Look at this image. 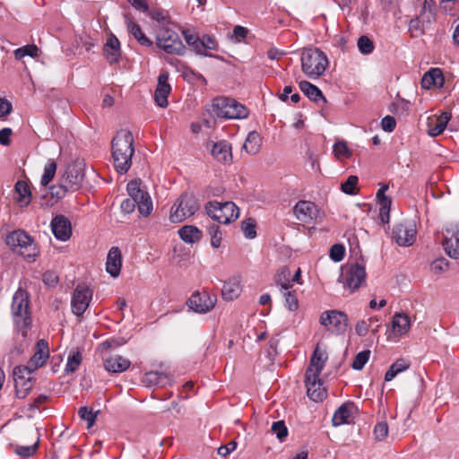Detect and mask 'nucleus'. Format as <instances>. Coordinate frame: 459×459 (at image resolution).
I'll list each match as a JSON object with an SVG mask.
<instances>
[{
    "label": "nucleus",
    "instance_id": "nucleus-46",
    "mask_svg": "<svg viewBox=\"0 0 459 459\" xmlns=\"http://www.w3.org/2000/svg\"><path fill=\"white\" fill-rule=\"evenodd\" d=\"M369 357H370L369 350H365V351L359 352L355 356L353 362L351 364L352 368L355 370H361L364 368L365 364L368 361Z\"/></svg>",
    "mask_w": 459,
    "mask_h": 459
},
{
    "label": "nucleus",
    "instance_id": "nucleus-62",
    "mask_svg": "<svg viewBox=\"0 0 459 459\" xmlns=\"http://www.w3.org/2000/svg\"><path fill=\"white\" fill-rule=\"evenodd\" d=\"M120 207L124 213L129 214L134 211L136 207V202L130 198H126L121 203Z\"/></svg>",
    "mask_w": 459,
    "mask_h": 459
},
{
    "label": "nucleus",
    "instance_id": "nucleus-47",
    "mask_svg": "<svg viewBox=\"0 0 459 459\" xmlns=\"http://www.w3.org/2000/svg\"><path fill=\"white\" fill-rule=\"evenodd\" d=\"M358 48L363 55L371 54L375 48L373 41L368 36H360L358 39Z\"/></svg>",
    "mask_w": 459,
    "mask_h": 459
},
{
    "label": "nucleus",
    "instance_id": "nucleus-8",
    "mask_svg": "<svg viewBox=\"0 0 459 459\" xmlns=\"http://www.w3.org/2000/svg\"><path fill=\"white\" fill-rule=\"evenodd\" d=\"M365 266L358 263L347 265L342 270L339 281L342 283L344 289L351 293L358 290L366 281Z\"/></svg>",
    "mask_w": 459,
    "mask_h": 459
},
{
    "label": "nucleus",
    "instance_id": "nucleus-36",
    "mask_svg": "<svg viewBox=\"0 0 459 459\" xmlns=\"http://www.w3.org/2000/svg\"><path fill=\"white\" fill-rule=\"evenodd\" d=\"M262 138L256 131L250 132L243 144V149L249 154H256L261 147Z\"/></svg>",
    "mask_w": 459,
    "mask_h": 459
},
{
    "label": "nucleus",
    "instance_id": "nucleus-27",
    "mask_svg": "<svg viewBox=\"0 0 459 459\" xmlns=\"http://www.w3.org/2000/svg\"><path fill=\"white\" fill-rule=\"evenodd\" d=\"M388 185H382L377 190L376 197L379 204V216L383 223H388L390 219V209L392 200L385 195L388 190Z\"/></svg>",
    "mask_w": 459,
    "mask_h": 459
},
{
    "label": "nucleus",
    "instance_id": "nucleus-52",
    "mask_svg": "<svg viewBox=\"0 0 459 459\" xmlns=\"http://www.w3.org/2000/svg\"><path fill=\"white\" fill-rule=\"evenodd\" d=\"M359 178L357 176H350L347 180L341 185V189L343 193L347 195H355L356 194V186L358 184Z\"/></svg>",
    "mask_w": 459,
    "mask_h": 459
},
{
    "label": "nucleus",
    "instance_id": "nucleus-53",
    "mask_svg": "<svg viewBox=\"0 0 459 459\" xmlns=\"http://www.w3.org/2000/svg\"><path fill=\"white\" fill-rule=\"evenodd\" d=\"M78 415L80 416L81 419L87 421L88 429L91 428L94 425L97 418L96 413L93 412L91 410H88L87 407H81L78 411Z\"/></svg>",
    "mask_w": 459,
    "mask_h": 459
},
{
    "label": "nucleus",
    "instance_id": "nucleus-61",
    "mask_svg": "<svg viewBox=\"0 0 459 459\" xmlns=\"http://www.w3.org/2000/svg\"><path fill=\"white\" fill-rule=\"evenodd\" d=\"M333 152L338 158L349 155V149L343 142H339L333 145Z\"/></svg>",
    "mask_w": 459,
    "mask_h": 459
},
{
    "label": "nucleus",
    "instance_id": "nucleus-41",
    "mask_svg": "<svg viewBox=\"0 0 459 459\" xmlns=\"http://www.w3.org/2000/svg\"><path fill=\"white\" fill-rule=\"evenodd\" d=\"M56 171V163L54 160H49L45 165L44 173L41 177L40 183L42 186H47L54 178Z\"/></svg>",
    "mask_w": 459,
    "mask_h": 459
},
{
    "label": "nucleus",
    "instance_id": "nucleus-5",
    "mask_svg": "<svg viewBox=\"0 0 459 459\" xmlns=\"http://www.w3.org/2000/svg\"><path fill=\"white\" fill-rule=\"evenodd\" d=\"M212 112L218 117L227 119H241L248 116V111L245 106L233 99L226 97L213 100Z\"/></svg>",
    "mask_w": 459,
    "mask_h": 459
},
{
    "label": "nucleus",
    "instance_id": "nucleus-9",
    "mask_svg": "<svg viewBox=\"0 0 459 459\" xmlns=\"http://www.w3.org/2000/svg\"><path fill=\"white\" fill-rule=\"evenodd\" d=\"M157 45L165 52L182 56L185 54V45L175 30H158Z\"/></svg>",
    "mask_w": 459,
    "mask_h": 459
},
{
    "label": "nucleus",
    "instance_id": "nucleus-55",
    "mask_svg": "<svg viewBox=\"0 0 459 459\" xmlns=\"http://www.w3.org/2000/svg\"><path fill=\"white\" fill-rule=\"evenodd\" d=\"M68 191H71L70 188H68L62 180H60L58 185L50 187L51 196L56 199L64 198Z\"/></svg>",
    "mask_w": 459,
    "mask_h": 459
},
{
    "label": "nucleus",
    "instance_id": "nucleus-37",
    "mask_svg": "<svg viewBox=\"0 0 459 459\" xmlns=\"http://www.w3.org/2000/svg\"><path fill=\"white\" fill-rule=\"evenodd\" d=\"M410 362L403 359L400 358L395 362H394L386 371L385 375V380L389 382L393 380L398 374L405 371L410 368Z\"/></svg>",
    "mask_w": 459,
    "mask_h": 459
},
{
    "label": "nucleus",
    "instance_id": "nucleus-38",
    "mask_svg": "<svg viewBox=\"0 0 459 459\" xmlns=\"http://www.w3.org/2000/svg\"><path fill=\"white\" fill-rule=\"evenodd\" d=\"M351 415V404L344 403L341 405L334 412L332 422L335 427L341 426L342 424L348 423L349 419Z\"/></svg>",
    "mask_w": 459,
    "mask_h": 459
},
{
    "label": "nucleus",
    "instance_id": "nucleus-15",
    "mask_svg": "<svg viewBox=\"0 0 459 459\" xmlns=\"http://www.w3.org/2000/svg\"><path fill=\"white\" fill-rule=\"evenodd\" d=\"M274 281L285 299V307L290 311H295L299 307V301L295 291L290 290L292 284H290L289 275H286L285 272L281 271L275 276Z\"/></svg>",
    "mask_w": 459,
    "mask_h": 459
},
{
    "label": "nucleus",
    "instance_id": "nucleus-56",
    "mask_svg": "<svg viewBox=\"0 0 459 459\" xmlns=\"http://www.w3.org/2000/svg\"><path fill=\"white\" fill-rule=\"evenodd\" d=\"M345 248L342 244H334L330 249V258L334 262H340L343 259Z\"/></svg>",
    "mask_w": 459,
    "mask_h": 459
},
{
    "label": "nucleus",
    "instance_id": "nucleus-50",
    "mask_svg": "<svg viewBox=\"0 0 459 459\" xmlns=\"http://www.w3.org/2000/svg\"><path fill=\"white\" fill-rule=\"evenodd\" d=\"M241 229L247 238H254L256 237L255 221L249 218L241 222Z\"/></svg>",
    "mask_w": 459,
    "mask_h": 459
},
{
    "label": "nucleus",
    "instance_id": "nucleus-48",
    "mask_svg": "<svg viewBox=\"0 0 459 459\" xmlns=\"http://www.w3.org/2000/svg\"><path fill=\"white\" fill-rule=\"evenodd\" d=\"M39 48L35 45H27L22 48H17L14 51V56L20 60L26 56L34 57L38 56Z\"/></svg>",
    "mask_w": 459,
    "mask_h": 459
},
{
    "label": "nucleus",
    "instance_id": "nucleus-3",
    "mask_svg": "<svg viewBox=\"0 0 459 459\" xmlns=\"http://www.w3.org/2000/svg\"><path fill=\"white\" fill-rule=\"evenodd\" d=\"M329 65L326 55L316 48H305L301 54L302 72L310 79L323 75Z\"/></svg>",
    "mask_w": 459,
    "mask_h": 459
},
{
    "label": "nucleus",
    "instance_id": "nucleus-2",
    "mask_svg": "<svg viewBox=\"0 0 459 459\" xmlns=\"http://www.w3.org/2000/svg\"><path fill=\"white\" fill-rule=\"evenodd\" d=\"M12 316L15 327L22 337L27 336V331L31 325V316L30 312V295L22 288H18L13 296Z\"/></svg>",
    "mask_w": 459,
    "mask_h": 459
},
{
    "label": "nucleus",
    "instance_id": "nucleus-58",
    "mask_svg": "<svg viewBox=\"0 0 459 459\" xmlns=\"http://www.w3.org/2000/svg\"><path fill=\"white\" fill-rule=\"evenodd\" d=\"M374 434L377 440L385 439L388 435V425L386 422H378L374 429Z\"/></svg>",
    "mask_w": 459,
    "mask_h": 459
},
{
    "label": "nucleus",
    "instance_id": "nucleus-31",
    "mask_svg": "<svg viewBox=\"0 0 459 459\" xmlns=\"http://www.w3.org/2000/svg\"><path fill=\"white\" fill-rule=\"evenodd\" d=\"M445 78L443 72L440 68H431L424 74L421 79V86L424 89H430L435 86L437 88L443 87Z\"/></svg>",
    "mask_w": 459,
    "mask_h": 459
},
{
    "label": "nucleus",
    "instance_id": "nucleus-28",
    "mask_svg": "<svg viewBox=\"0 0 459 459\" xmlns=\"http://www.w3.org/2000/svg\"><path fill=\"white\" fill-rule=\"evenodd\" d=\"M451 117V113L443 112L438 117H429L427 123L428 134L432 137L441 134L446 129Z\"/></svg>",
    "mask_w": 459,
    "mask_h": 459
},
{
    "label": "nucleus",
    "instance_id": "nucleus-64",
    "mask_svg": "<svg viewBox=\"0 0 459 459\" xmlns=\"http://www.w3.org/2000/svg\"><path fill=\"white\" fill-rule=\"evenodd\" d=\"M128 3L137 11L146 13L149 6L146 0H127Z\"/></svg>",
    "mask_w": 459,
    "mask_h": 459
},
{
    "label": "nucleus",
    "instance_id": "nucleus-34",
    "mask_svg": "<svg viewBox=\"0 0 459 459\" xmlns=\"http://www.w3.org/2000/svg\"><path fill=\"white\" fill-rule=\"evenodd\" d=\"M180 238L187 244H194L202 238V231L195 226L186 225L178 230Z\"/></svg>",
    "mask_w": 459,
    "mask_h": 459
},
{
    "label": "nucleus",
    "instance_id": "nucleus-19",
    "mask_svg": "<svg viewBox=\"0 0 459 459\" xmlns=\"http://www.w3.org/2000/svg\"><path fill=\"white\" fill-rule=\"evenodd\" d=\"M306 387L307 396L314 402H322L327 396V391L319 377L306 374Z\"/></svg>",
    "mask_w": 459,
    "mask_h": 459
},
{
    "label": "nucleus",
    "instance_id": "nucleus-51",
    "mask_svg": "<svg viewBox=\"0 0 459 459\" xmlns=\"http://www.w3.org/2000/svg\"><path fill=\"white\" fill-rule=\"evenodd\" d=\"M151 17L157 21L160 25L165 26L170 23L169 12L162 9H155L152 11Z\"/></svg>",
    "mask_w": 459,
    "mask_h": 459
},
{
    "label": "nucleus",
    "instance_id": "nucleus-26",
    "mask_svg": "<svg viewBox=\"0 0 459 459\" xmlns=\"http://www.w3.org/2000/svg\"><path fill=\"white\" fill-rule=\"evenodd\" d=\"M103 52L108 63H117L121 56L120 42L118 39L109 33L103 46Z\"/></svg>",
    "mask_w": 459,
    "mask_h": 459
},
{
    "label": "nucleus",
    "instance_id": "nucleus-49",
    "mask_svg": "<svg viewBox=\"0 0 459 459\" xmlns=\"http://www.w3.org/2000/svg\"><path fill=\"white\" fill-rule=\"evenodd\" d=\"M39 443V437H37V440L33 445L30 446H18L16 447V453L22 457H30L33 455L38 450Z\"/></svg>",
    "mask_w": 459,
    "mask_h": 459
},
{
    "label": "nucleus",
    "instance_id": "nucleus-63",
    "mask_svg": "<svg viewBox=\"0 0 459 459\" xmlns=\"http://www.w3.org/2000/svg\"><path fill=\"white\" fill-rule=\"evenodd\" d=\"M237 448V443L235 441H230L225 446H221L218 448V454L225 457L230 453H232Z\"/></svg>",
    "mask_w": 459,
    "mask_h": 459
},
{
    "label": "nucleus",
    "instance_id": "nucleus-35",
    "mask_svg": "<svg viewBox=\"0 0 459 459\" xmlns=\"http://www.w3.org/2000/svg\"><path fill=\"white\" fill-rule=\"evenodd\" d=\"M299 89L312 101L316 102L318 100H323L324 102L326 101L320 89L307 81H301Z\"/></svg>",
    "mask_w": 459,
    "mask_h": 459
},
{
    "label": "nucleus",
    "instance_id": "nucleus-44",
    "mask_svg": "<svg viewBox=\"0 0 459 459\" xmlns=\"http://www.w3.org/2000/svg\"><path fill=\"white\" fill-rule=\"evenodd\" d=\"M208 233L211 237V245L214 248L220 247L222 240V233L217 224H212L208 227Z\"/></svg>",
    "mask_w": 459,
    "mask_h": 459
},
{
    "label": "nucleus",
    "instance_id": "nucleus-22",
    "mask_svg": "<svg viewBox=\"0 0 459 459\" xmlns=\"http://www.w3.org/2000/svg\"><path fill=\"white\" fill-rule=\"evenodd\" d=\"M294 214L299 221L310 223L316 218L318 208L312 202L299 201L294 206Z\"/></svg>",
    "mask_w": 459,
    "mask_h": 459
},
{
    "label": "nucleus",
    "instance_id": "nucleus-4",
    "mask_svg": "<svg viewBox=\"0 0 459 459\" xmlns=\"http://www.w3.org/2000/svg\"><path fill=\"white\" fill-rule=\"evenodd\" d=\"M5 243L13 252L23 256L30 262L34 261L38 255L36 244L23 230H14L11 232L7 235Z\"/></svg>",
    "mask_w": 459,
    "mask_h": 459
},
{
    "label": "nucleus",
    "instance_id": "nucleus-40",
    "mask_svg": "<svg viewBox=\"0 0 459 459\" xmlns=\"http://www.w3.org/2000/svg\"><path fill=\"white\" fill-rule=\"evenodd\" d=\"M140 181L138 180H132L127 184L126 190L129 195V198L135 201L136 203L138 200L142 199L143 196H146L148 194L146 191L143 190L140 187Z\"/></svg>",
    "mask_w": 459,
    "mask_h": 459
},
{
    "label": "nucleus",
    "instance_id": "nucleus-39",
    "mask_svg": "<svg viewBox=\"0 0 459 459\" xmlns=\"http://www.w3.org/2000/svg\"><path fill=\"white\" fill-rule=\"evenodd\" d=\"M15 192L18 195L17 202L21 206H27L31 201L30 186L24 181H18L15 184Z\"/></svg>",
    "mask_w": 459,
    "mask_h": 459
},
{
    "label": "nucleus",
    "instance_id": "nucleus-54",
    "mask_svg": "<svg viewBox=\"0 0 459 459\" xmlns=\"http://www.w3.org/2000/svg\"><path fill=\"white\" fill-rule=\"evenodd\" d=\"M449 262L445 257H440L434 260L430 264V270L435 274H439L448 269Z\"/></svg>",
    "mask_w": 459,
    "mask_h": 459
},
{
    "label": "nucleus",
    "instance_id": "nucleus-17",
    "mask_svg": "<svg viewBox=\"0 0 459 459\" xmlns=\"http://www.w3.org/2000/svg\"><path fill=\"white\" fill-rule=\"evenodd\" d=\"M91 298L92 291L89 287L82 284L77 285L71 301L73 313L78 316H82L89 307Z\"/></svg>",
    "mask_w": 459,
    "mask_h": 459
},
{
    "label": "nucleus",
    "instance_id": "nucleus-59",
    "mask_svg": "<svg viewBox=\"0 0 459 459\" xmlns=\"http://www.w3.org/2000/svg\"><path fill=\"white\" fill-rule=\"evenodd\" d=\"M43 282L48 287H55L58 282V276L55 272L48 271L42 276Z\"/></svg>",
    "mask_w": 459,
    "mask_h": 459
},
{
    "label": "nucleus",
    "instance_id": "nucleus-11",
    "mask_svg": "<svg viewBox=\"0 0 459 459\" xmlns=\"http://www.w3.org/2000/svg\"><path fill=\"white\" fill-rule=\"evenodd\" d=\"M320 324L333 334L343 333L348 326L347 315L339 310H328L320 316Z\"/></svg>",
    "mask_w": 459,
    "mask_h": 459
},
{
    "label": "nucleus",
    "instance_id": "nucleus-25",
    "mask_svg": "<svg viewBox=\"0 0 459 459\" xmlns=\"http://www.w3.org/2000/svg\"><path fill=\"white\" fill-rule=\"evenodd\" d=\"M327 353L325 350H322L318 345L314 350V352L310 359V365L307 369V375H313L314 377H319L325 364L327 360Z\"/></svg>",
    "mask_w": 459,
    "mask_h": 459
},
{
    "label": "nucleus",
    "instance_id": "nucleus-24",
    "mask_svg": "<svg viewBox=\"0 0 459 459\" xmlns=\"http://www.w3.org/2000/svg\"><path fill=\"white\" fill-rule=\"evenodd\" d=\"M168 80L169 74L167 73H162L159 75L158 85L154 92V100L156 104L160 108H166L168 106V96L171 91Z\"/></svg>",
    "mask_w": 459,
    "mask_h": 459
},
{
    "label": "nucleus",
    "instance_id": "nucleus-16",
    "mask_svg": "<svg viewBox=\"0 0 459 459\" xmlns=\"http://www.w3.org/2000/svg\"><path fill=\"white\" fill-rule=\"evenodd\" d=\"M216 301V297L210 295L208 292L195 291L186 304L195 313L205 314L214 307Z\"/></svg>",
    "mask_w": 459,
    "mask_h": 459
},
{
    "label": "nucleus",
    "instance_id": "nucleus-30",
    "mask_svg": "<svg viewBox=\"0 0 459 459\" xmlns=\"http://www.w3.org/2000/svg\"><path fill=\"white\" fill-rule=\"evenodd\" d=\"M103 365L105 369L110 373H122L130 367L131 362L125 357L116 354L107 358Z\"/></svg>",
    "mask_w": 459,
    "mask_h": 459
},
{
    "label": "nucleus",
    "instance_id": "nucleus-57",
    "mask_svg": "<svg viewBox=\"0 0 459 459\" xmlns=\"http://www.w3.org/2000/svg\"><path fill=\"white\" fill-rule=\"evenodd\" d=\"M160 377H164L162 372L150 371L144 375L143 383L147 385H158Z\"/></svg>",
    "mask_w": 459,
    "mask_h": 459
},
{
    "label": "nucleus",
    "instance_id": "nucleus-6",
    "mask_svg": "<svg viewBox=\"0 0 459 459\" xmlns=\"http://www.w3.org/2000/svg\"><path fill=\"white\" fill-rule=\"evenodd\" d=\"M198 200L190 194H182L170 208L169 221L179 223L193 216L199 210Z\"/></svg>",
    "mask_w": 459,
    "mask_h": 459
},
{
    "label": "nucleus",
    "instance_id": "nucleus-12",
    "mask_svg": "<svg viewBox=\"0 0 459 459\" xmlns=\"http://www.w3.org/2000/svg\"><path fill=\"white\" fill-rule=\"evenodd\" d=\"M84 170V162L82 160H75L66 166L61 180L72 192H74L82 186Z\"/></svg>",
    "mask_w": 459,
    "mask_h": 459
},
{
    "label": "nucleus",
    "instance_id": "nucleus-23",
    "mask_svg": "<svg viewBox=\"0 0 459 459\" xmlns=\"http://www.w3.org/2000/svg\"><path fill=\"white\" fill-rule=\"evenodd\" d=\"M51 230L54 236L61 241H65L72 235V226L70 221L62 214L55 216L51 221Z\"/></svg>",
    "mask_w": 459,
    "mask_h": 459
},
{
    "label": "nucleus",
    "instance_id": "nucleus-33",
    "mask_svg": "<svg viewBox=\"0 0 459 459\" xmlns=\"http://www.w3.org/2000/svg\"><path fill=\"white\" fill-rule=\"evenodd\" d=\"M393 332L400 336L408 333L411 327L409 316L403 313H396L392 320Z\"/></svg>",
    "mask_w": 459,
    "mask_h": 459
},
{
    "label": "nucleus",
    "instance_id": "nucleus-20",
    "mask_svg": "<svg viewBox=\"0 0 459 459\" xmlns=\"http://www.w3.org/2000/svg\"><path fill=\"white\" fill-rule=\"evenodd\" d=\"M49 358V347L46 340L40 339L37 342L33 356L27 363V367L36 371L41 368Z\"/></svg>",
    "mask_w": 459,
    "mask_h": 459
},
{
    "label": "nucleus",
    "instance_id": "nucleus-1",
    "mask_svg": "<svg viewBox=\"0 0 459 459\" xmlns=\"http://www.w3.org/2000/svg\"><path fill=\"white\" fill-rule=\"evenodd\" d=\"M112 159L116 170L119 174L126 173L132 166L134 153V137L126 129L119 130L111 142Z\"/></svg>",
    "mask_w": 459,
    "mask_h": 459
},
{
    "label": "nucleus",
    "instance_id": "nucleus-42",
    "mask_svg": "<svg viewBox=\"0 0 459 459\" xmlns=\"http://www.w3.org/2000/svg\"><path fill=\"white\" fill-rule=\"evenodd\" d=\"M82 362V354L79 351H73L70 352L67 358L65 365V371L67 373H74L77 370Z\"/></svg>",
    "mask_w": 459,
    "mask_h": 459
},
{
    "label": "nucleus",
    "instance_id": "nucleus-14",
    "mask_svg": "<svg viewBox=\"0 0 459 459\" xmlns=\"http://www.w3.org/2000/svg\"><path fill=\"white\" fill-rule=\"evenodd\" d=\"M181 32L187 45L192 48L195 53L212 56L206 51L216 48L217 44L214 39L210 36H204L203 39H200L194 33L195 30H181Z\"/></svg>",
    "mask_w": 459,
    "mask_h": 459
},
{
    "label": "nucleus",
    "instance_id": "nucleus-29",
    "mask_svg": "<svg viewBox=\"0 0 459 459\" xmlns=\"http://www.w3.org/2000/svg\"><path fill=\"white\" fill-rule=\"evenodd\" d=\"M122 266V255L117 247H112L107 255L106 271L114 278L120 273Z\"/></svg>",
    "mask_w": 459,
    "mask_h": 459
},
{
    "label": "nucleus",
    "instance_id": "nucleus-45",
    "mask_svg": "<svg viewBox=\"0 0 459 459\" xmlns=\"http://www.w3.org/2000/svg\"><path fill=\"white\" fill-rule=\"evenodd\" d=\"M271 431L276 437L282 442L288 436V429L283 420H278L273 423Z\"/></svg>",
    "mask_w": 459,
    "mask_h": 459
},
{
    "label": "nucleus",
    "instance_id": "nucleus-32",
    "mask_svg": "<svg viewBox=\"0 0 459 459\" xmlns=\"http://www.w3.org/2000/svg\"><path fill=\"white\" fill-rule=\"evenodd\" d=\"M241 293L240 280L234 277L225 281L221 290L222 298L225 300H233Z\"/></svg>",
    "mask_w": 459,
    "mask_h": 459
},
{
    "label": "nucleus",
    "instance_id": "nucleus-43",
    "mask_svg": "<svg viewBox=\"0 0 459 459\" xmlns=\"http://www.w3.org/2000/svg\"><path fill=\"white\" fill-rule=\"evenodd\" d=\"M139 213L143 217H148L153 209L152 201L149 194L138 200L136 203Z\"/></svg>",
    "mask_w": 459,
    "mask_h": 459
},
{
    "label": "nucleus",
    "instance_id": "nucleus-7",
    "mask_svg": "<svg viewBox=\"0 0 459 459\" xmlns=\"http://www.w3.org/2000/svg\"><path fill=\"white\" fill-rule=\"evenodd\" d=\"M207 214L215 221L229 224L239 216V209L233 202L210 201L205 205Z\"/></svg>",
    "mask_w": 459,
    "mask_h": 459
},
{
    "label": "nucleus",
    "instance_id": "nucleus-13",
    "mask_svg": "<svg viewBox=\"0 0 459 459\" xmlns=\"http://www.w3.org/2000/svg\"><path fill=\"white\" fill-rule=\"evenodd\" d=\"M442 245L446 255L455 260L459 259V223H451L443 230Z\"/></svg>",
    "mask_w": 459,
    "mask_h": 459
},
{
    "label": "nucleus",
    "instance_id": "nucleus-21",
    "mask_svg": "<svg viewBox=\"0 0 459 459\" xmlns=\"http://www.w3.org/2000/svg\"><path fill=\"white\" fill-rule=\"evenodd\" d=\"M212 157L219 162L230 163L232 160L231 145L225 140L207 143Z\"/></svg>",
    "mask_w": 459,
    "mask_h": 459
},
{
    "label": "nucleus",
    "instance_id": "nucleus-18",
    "mask_svg": "<svg viewBox=\"0 0 459 459\" xmlns=\"http://www.w3.org/2000/svg\"><path fill=\"white\" fill-rule=\"evenodd\" d=\"M393 235L399 246H411L416 238L415 225L411 221L396 224L393 229Z\"/></svg>",
    "mask_w": 459,
    "mask_h": 459
},
{
    "label": "nucleus",
    "instance_id": "nucleus-60",
    "mask_svg": "<svg viewBox=\"0 0 459 459\" xmlns=\"http://www.w3.org/2000/svg\"><path fill=\"white\" fill-rule=\"evenodd\" d=\"M381 126L384 131L391 133L396 126V121L394 117L391 116H385L381 121Z\"/></svg>",
    "mask_w": 459,
    "mask_h": 459
},
{
    "label": "nucleus",
    "instance_id": "nucleus-10",
    "mask_svg": "<svg viewBox=\"0 0 459 459\" xmlns=\"http://www.w3.org/2000/svg\"><path fill=\"white\" fill-rule=\"evenodd\" d=\"M35 371L25 365H19L13 368L16 396L24 399L32 388V374Z\"/></svg>",
    "mask_w": 459,
    "mask_h": 459
}]
</instances>
